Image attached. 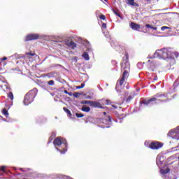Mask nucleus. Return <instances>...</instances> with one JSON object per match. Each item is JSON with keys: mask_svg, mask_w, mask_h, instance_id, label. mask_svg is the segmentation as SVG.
<instances>
[{"mask_svg": "<svg viewBox=\"0 0 179 179\" xmlns=\"http://www.w3.org/2000/svg\"><path fill=\"white\" fill-rule=\"evenodd\" d=\"M66 45H67L68 47H69L72 50H75V48H76L78 45L72 41H68L66 42Z\"/></svg>", "mask_w": 179, "mask_h": 179, "instance_id": "9d476101", "label": "nucleus"}, {"mask_svg": "<svg viewBox=\"0 0 179 179\" xmlns=\"http://www.w3.org/2000/svg\"><path fill=\"white\" fill-rule=\"evenodd\" d=\"M131 6H136V8H139V4L136 3L135 1L132 3Z\"/></svg>", "mask_w": 179, "mask_h": 179, "instance_id": "f704fd0d", "label": "nucleus"}, {"mask_svg": "<svg viewBox=\"0 0 179 179\" xmlns=\"http://www.w3.org/2000/svg\"><path fill=\"white\" fill-rule=\"evenodd\" d=\"M54 136H55L54 135V133H52L51 136L49 138L48 143H51V142H52V139H54Z\"/></svg>", "mask_w": 179, "mask_h": 179, "instance_id": "4be33fe9", "label": "nucleus"}, {"mask_svg": "<svg viewBox=\"0 0 179 179\" xmlns=\"http://www.w3.org/2000/svg\"><path fill=\"white\" fill-rule=\"evenodd\" d=\"M73 97H79V96H80V93L79 92H75L74 94H73Z\"/></svg>", "mask_w": 179, "mask_h": 179, "instance_id": "7c9ffc66", "label": "nucleus"}, {"mask_svg": "<svg viewBox=\"0 0 179 179\" xmlns=\"http://www.w3.org/2000/svg\"><path fill=\"white\" fill-rule=\"evenodd\" d=\"M145 27H147L148 29H152V30H157V27H152L149 24H146Z\"/></svg>", "mask_w": 179, "mask_h": 179, "instance_id": "f3484780", "label": "nucleus"}, {"mask_svg": "<svg viewBox=\"0 0 179 179\" xmlns=\"http://www.w3.org/2000/svg\"><path fill=\"white\" fill-rule=\"evenodd\" d=\"M68 94L69 96H73V94L72 92H69Z\"/></svg>", "mask_w": 179, "mask_h": 179, "instance_id": "58836bf2", "label": "nucleus"}, {"mask_svg": "<svg viewBox=\"0 0 179 179\" xmlns=\"http://www.w3.org/2000/svg\"><path fill=\"white\" fill-rule=\"evenodd\" d=\"M25 55H27V56L29 55L30 57H34V55H36L35 52H26Z\"/></svg>", "mask_w": 179, "mask_h": 179, "instance_id": "b1692460", "label": "nucleus"}, {"mask_svg": "<svg viewBox=\"0 0 179 179\" xmlns=\"http://www.w3.org/2000/svg\"><path fill=\"white\" fill-rule=\"evenodd\" d=\"M154 57L155 58L170 59L171 62L173 64L176 62V60H174V58H173V49L171 48H164L162 49L156 50V52L154 53Z\"/></svg>", "mask_w": 179, "mask_h": 179, "instance_id": "f03ea898", "label": "nucleus"}, {"mask_svg": "<svg viewBox=\"0 0 179 179\" xmlns=\"http://www.w3.org/2000/svg\"><path fill=\"white\" fill-rule=\"evenodd\" d=\"M133 99H134V95L129 96L126 99V103H131Z\"/></svg>", "mask_w": 179, "mask_h": 179, "instance_id": "dca6fc26", "label": "nucleus"}, {"mask_svg": "<svg viewBox=\"0 0 179 179\" xmlns=\"http://www.w3.org/2000/svg\"><path fill=\"white\" fill-rule=\"evenodd\" d=\"M106 121H107V122H111V116H110V115H108L107 117H106Z\"/></svg>", "mask_w": 179, "mask_h": 179, "instance_id": "2f4dec72", "label": "nucleus"}, {"mask_svg": "<svg viewBox=\"0 0 179 179\" xmlns=\"http://www.w3.org/2000/svg\"><path fill=\"white\" fill-rule=\"evenodd\" d=\"M82 57L85 59V61H89V59H90V57H89V53L86 52L83 54Z\"/></svg>", "mask_w": 179, "mask_h": 179, "instance_id": "4468645a", "label": "nucleus"}, {"mask_svg": "<svg viewBox=\"0 0 179 179\" xmlns=\"http://www.w3.org/2000/svg\"><path fill=\"white\" fill-rule=\"evenodd\" d=\"M81 110L84 113H89L90 111V107L86 106L84 105V106H83Z\"/></svg>", "mask_w": 179, "mask_h": 179, "instance_id": "ddd939ff", "label": "nucleus"}, {"mask_svg": "<svg viewBox=\"0 0 179 179\" xmlns=\"http://www.w3.org/2000/svg\"><path fill=\"white\" fill-rule=\"evenodd\" d=\"M145 145L153 150H157L163 147V143L159 141L152 142L151 143H150L149 141H145Z\"/></svg>", "mask_w": 179, "mask_h": 179, "instance_id": "423d86ee", "label": "nucleus"}, {"mask_svg": "<svg viewBox=\"0 0 179 179\" xmlns=\"http://www.w3.org/2000/svg\"><path fill=\"white\" fill-rule=\"evenodd\" d=\"M64 93H65V94H68V93H69V92H68V90H64Z\"/></svg>", "mask_w": 179, "mask_h": 179, "instance_id": "a19ab883", "label": "nucleus"}, {"mask_svg": "<svg viewBox=\"0 0 179 179\" xmlns=\"http://www.w3.org/2000/svg\"><path fill=\"white\" fill-rule=\"evenodd\" d=\"M131 6H136V8H139V4L136 3L135 1L132 3Z\"/></svg>", "mask_w": 179, "mask_h": 179, "instance_id": "72a5a7b5", "label": "nucleus"}, {"mask_svg": "<svg viewBox=\"0 0 179 179\" xmlns=\"http://www.w3.org/2000/svg\"><path fill=\"white\" fill-rule=\"evenodd\" d=\"M73 59H74V61H78V57H74Z\"/></svg>", "mask_w": 179, "mask_h": 179, "instance_id": "ea45409f", "label": "nucleus"}, {"mask_svg": "<svg viewBox=\"0 0 179 179\" xmlns=\"http://www.w3.org/2000/svg\"><path fill=\"white\" fill-rule=\"evenodd\" d=\"M128 4L132 6V3L135 2V0H127Z\"/></svg>", "mask_w": 179, "mask_h": 179, "instance_id": "c756f323", "label": "nucleus"}, {"mask_svg": "<svg viewBox=\"0 0 179 179\" xmlns=\"http://www.w3.org/2000/svg\"><path fill=\"white\" fill-rule=\"evenodd\" d=\"M113 13H115V15H116V16H118V17H120L122 20L124 19V17H122V15H121V12H120V10H113Z\"/></svg>", "mask_w": 179, "mask_h": 179, "instance_id": "f8f14e48", "label": "nucleus"}, {"mask_svg": "<svg viewBox=\"0 0 179 179\" xmlns=\"http://www.w3.org/2000/svg\"><path fill=\"white\" fill-rule=\"evenodd\" d=\"M63 110L66 114L69 115V117H72V113H71V110L66 108H63Z\"/></svg>", "mask_w": 179, "mask_h": 179, "instance_id": "2eb2a0df", "label": "nucleus"}, {"mask_svg": "<svg viewBox=\"0 0 179 179\" xmlns=\"http://www.w3.org/2000/svg\"><path fill=\"white\" fill-rule=\"evenodd\" d=\"M87 99H92V96H88L87 97Z\"/></svg>", "mask_w": 179, "mask_h": 179, "instance_id": "37998d69", "label": "nucleus"}, {"mask_svg": "<svg viewBox=\"0 0 179 179\" xmlns=\"http://www.w3.org/2000/svg\"><path fill=\"white\" fill-rule=\"evenodd\" d=\"M40 38V35L37 34H30L27 35L25 38V41H31V40H38Z\"/></svg>", "mask_w": 179, "mask_h": 179, "instance_id": "6e6552de", "label": "nucleus"}, {"mask_svg": "<svg viewBox=\"0 0 179 179\" xmlns=\"http://www.w3.org/2000/svg\"><path fill=\"white\" fill-rule=\"evenodd\" d=\"M147 2H148L149 3H150V2H152V0H146Z\"/></svg>", "mask_w": 179, "mask_h": 179, "instance_id": "79ce46f5", "label": "nucleus"}, {"mask_svg": "<svg viewBox=\"0 0 179 179\" xmlns=\"http://www.w3.org/2000/svg\"><path fill=\"white\" fill-rule=\"evenodd\" d=\"M3 65H6V63H3Z\"/></svg>", "mask_w": 179, "mask_h": 179, "instance_id": "49530a36", "label": "nucleus"}, {"mask_svg": "<svg viewBox=\"0 0 179 179\" xmlns=\"http://www.w3.org/2000/svg\"><path fill=\"white\" fill-rule=\"evenodd\" d=\"M109 104H111V101L109 100V99H106V100L105 101V105H106V106H109Z\"/></svg>", "mask_w": 179, "mask_h": 179, "instance_id": "cd10ccee", "label": "nucleus"}, {"mask_svg": "<svg viewBox=\"0 0 179 179\" xmlns=\"http://www.w3.org/2000/svg\"><path fill=\"white\" fill-rule=\"evenodd\" d=\"M53 145H55V146H60L59 148H56V149L60 152L62 155H64L66 150H68V143H66V141H64L59 137H57L54 140Z\"/></svg>", "mask_w": 179, "mask_h": 179, "instance_id": "20e7f679", "label": "nucleus"}, {"mask_svg": "<svg viewBox=\"0 0 179 179\" xmlns=\"http://www.w3.org/2000/svg\"><path fill=\"white\" fill-rule=\"evenodd\" d=\"M103 115H107V113L103 112Z\"/></svg>", "mask_w": 179, "mask_h": 179, "instance_id": "c03bdc74", "label": "nucleus"}, {"mask_svg": "<svg viewBox=\"0 0 179 179\" xmlns=\"http://www.w3.org/2000/svg\"><path fill=\"white\" fill-rule=\"evenodd\" d=\"M48 85H49V86H54V80H50L48 82Z\"/></svg>", "mask_w": 179, "mask_h": 179, "instance_id": "393cba45", "label": "nucleus"}, {"mask_svg": "<svg viewBox=\"0 0 179 179\" xmlns=\"http://www.w3.org/2000/svg\"><path fill=\"white\" fill-rule=\"evenodd\" d=\"M167 135L172 139L178 140V127L169 131Z\"/></svg>", "mask_w": 179, "mask_h": 179, "instance_id": "0eeeda50", "label": "nucleus"}, {"mask_svg": "<svg viewBox=\"0 0 179 179\" xmlns=\"http://www.w3.org/2000/svg\"><path fill=\"white\" fill-rule=\"evenodd\" d=\"M38 92V90H37V88H34L28 92L24 97V106H29V104H31V103L34 101V99L36 98V96H37Z\"/></svg>", "mask_w": 179, "mask_h": 179, "instance_id": "39448f33", "label": "nucleus"}, {"mask_svg": "<svg viewBox=\"0 0 179 179\" xmlns=\"http://www.w3.org/2000/svg\"><path fill=\"white\" fill-rule=\"evenodd\" d=\"M81 104H90V106H92V101H82Z\"/></svg>", "mask_w": 179, "mask_h": 179, "instance_id": "6ab92c4d", "label": "nucleus"}, {"mask_svg": "<svg viewBox=\"0 0 179 179\" xmlns=\"http://www.w3.org/2000/svg\"><path fill=\"white\" fill-rule=\"evenodd\" d=\"M103 29H107V24L106 23L102 24Z\"/></svg>", "mask_w": 179, "mask_h": 179, "instance_id": "4c0bfd02", "label": "nucleus"}, {"mask_svg": "<svg viewBox=\"0 0 179 179\" xmlns=\"http://www.w3.org/2000/svg\"><path fill=\"white\" fill-rule=\"evenodd\" d=\"M76 116L77 117V118H82L83 117H85V115L83 113H76Z\"/></svg>", "mask_w": 179, "mask_h": 179, "instance_id": "412c9836", "label": "nucleus"}, {"mask_svg": "<svg viewBox=\"0 0 179 179\" xmlns=\"http://www.w3.org/2000/svg\"><path fill=\"white\" fill-rule=\"evenodd\" d=\"M85 87V83H82L80 86H77L76 89H83Z\"/></svg>", "mask_w": 179, "mask_h": 179, "instance_id": "c85d7f7f", "label": "nucleus"}, {"mask_svg": "<svg viewBox=\"0 0 179 179\" xmlns=\"http://www.w3.org/2000/svg\"><path fill=\"white\" fill-rule=\"evenodd\" d=\"M169 97V94L164 93L160 94L157 93L155 95V96H152L148 100L143 99L140 102V104H144V106H149V104H153L155 101H161V103H167V101H170V99Z\"/></svg>", "mask_w": 179, "mask_h": 179, "instance_id": "7ed1b4c3", "label": "nucleus"}, {"mask_svg": "<svg viewBox=\"0 0 179 179\" xmlns=\"http://www.w3.org/2000/svg\"><path fill=\"white\" fill-rule=\"evenodd\" d=\"M161 173L162 174H167L168 173H170V169H161Z\"/></svg>", "mask_w": 179, "mask_h": 179, "instance_id": "a211bd4d", "label": "nucleus"}, {"mask_svg": "<svg viewBox=\"0 0 179 179\" xmlns=\"http://www.w3.org/2000/svg\"><path fill=\"white\" fill-rule=\"evenodd\" d=\"M148 65L150 64L151 66H155V62H153V61H152V60H148Z\"/></svg>", "mask_w": 179, "mask_h": 179, "instance_id": "bb28decb", "label": "nucleus"}, {"mask_svg": "<svg viewBox=\"0 0 179 179\" xmlns=\"http://www.w3.org/2000/svg\"><path fill=\"white\" fill-rule=\"evenodd\" d=\"M121 64V71H124L121 78H120L116 83V89H120L125 83V80L129 76V71L131 66L129 64V55L128 52L124 54Z\"/></svg>", "mask_w": 179, "mask_h": 179, "instance_id": "f257e3e1", "label": "nucleus"}, {"mask_svg": "<svg viewBox=\"0 0 179 179\" xmlns=\"http://www.w3.org/2000/svg\"><path fill=\"white\" fill-rule=\"evenodd\" d=\"M178 139H179V127H178Z\"/></svg>", "mask_w": 179, "mask_h": 179, "instance_id": "a18cd8bd", "label": "nucleus"}, {"mask_svg": "<svg viewBox=\"0 0 179 179\" xmlns=\"http://www.w3.org/2000/svg\"><path fill=\"white\" fill-rule=\"evenodd\" d=\"M99 19H101V20H106V15L101 14L99 15Z\"/></svg>", "mask_w": 179, "mask_h": 179, "instance_id": "a878e982", "label": "nucleus"}, {"mask_svg": "<svg viewBox=\"0 0 179 179\" xmlns=\"http://www.w3.org/2000/svg\"><path fill=\"white\" fill-rule=\"evenodd\" d=\"M166 29H170V28H169V27H166V26H164V27H161L162 31H164V30H165Z\"/></svg>", "mask_w": 179, "mask_h": 179, "instance_id": "c9c22d12", "label": "nucleus"}, {"mask_svg": "<svg viewBox=\"0 0 179 179\" xmlns=\"http://www.w3.org/2000/svg\"><path fill=\"white\" fill-rule=\"evenodd\" d=\"M6 59H8V58L6 57H4L0 59V62H3V61H6Z\"/></svg>", "mask_w": 179, "mask_h": 179, "instance_id": "e433bc0d", "label": "nucleus"}, {"mask_svg": "<svg viewBox=\"0 0 179 179\" xmlns=\"http://www.w3.org/2000/svg\"><path fill=\"white\" fill-rule=\"evenodd\" d=\"M3 114L6 117H8V115H9V113H8V110H6V108H3Z\"/></svg>", "mask_w": 179, "mask_h": 179, "instance_id": "5701e85b", "label": "nucleus"}, {"mask_svg": "<svg viewBox=\"0 0 179 179\" xmlns=\"http://www.w3.org/2000/svg\"><path fill=\"white\" fill-rule=\"evenodd\" d=\"M5 169H6V166H3L0 168V171H3V173H5Z\"/></svg>", "mask_w": 179, "mask_h": 179, "instance_id": "473e14b6", "label": "nucleus"}, {"mask_svg": "<svg viewBox=\"0 0 179 179\" xmlns=\"http://www.w3.org/2000/svg\"><path fill=\"white\" fill-rule=\"evenodd\" d=\"M129 26L132 30H139V29H141V25L134 22H131Z\"/></svg>", "mask_w": 179, "mask_h": 179, "instance_id": "9b49d317", "label": "nucleus"}, {"mask_svg": "<svg viewBox=\"0 0 179 179\" xmlns=\"http://www.w3.org/2000/svg\"><path fill=\"white\" fill-rule=\"evenodd\" d=\"M8 99H10V100H13V93H12V92H9L8 93Z\"/></svg>", "mask_w": 179, "mask_h": 179, "instance_id": "aec40b11", "label": "nucleus"}, {"mask_svg": "<svg viewBox=\"0 0 179 179\" xmlns=\"http://www.w3.org/2000/svg\"><path fill=\"white\" fill-rule=\"evenodd\" d=\"M105 1V2H107V0H104Z\"/></svg>", "mask_w": 179, "mask_h": 179, "instance_id": "de8ad7c7", "label": "nucleus"}, {"mask_svg": "<svg viewBox=\"0 0 179 179\" xmlns=\"http://www.w3.org/2000/svg\"><path fill=\"white\" fill-rule=\"evenodd\" d=\"M91 107H94V108H103V106L101 105V103L96 101H92Z\"/></svg>", "mask_w": 179, "mask_h": 179, "instance_id": "1a4fd4ad", "label": "nucleus"}]
</instances>
